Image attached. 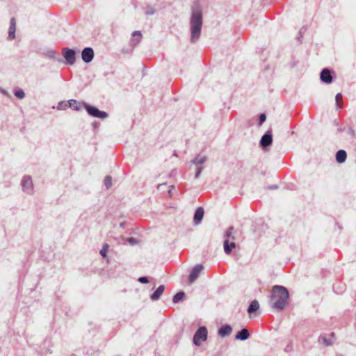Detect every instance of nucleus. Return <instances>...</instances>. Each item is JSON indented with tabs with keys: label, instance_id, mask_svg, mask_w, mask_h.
Wrapping results in <instances>:
<instances>
[{
	"label": "nucleus",
	"instance_id": "1",
	"mask_svg": "<svg viewBox=\"0 0 356 356\" xmlns=\"http://www.w3.org/2000/svg\"><path fill=\"white\" fill-rule=\"evenodd\" d=\"M202 26V13L197 8L193 9L191 17V40L194 42L197 41L201 34Z\"/></svg>",
	"mask_w": 356,
	"mask_h": 356
},
{
	"label": "nucleus",
	"instance_id": "2",
	"mask_svg": "<svg viewBox=\"0 0 356 356\" xmlns=\"http://www.w3.org/2000/svg\"><path fill=\"white\" fill-rule=\"evenodd\" d=\"M273 307L277 309H283L289 299V293L282 286H275L272 291Z\"/></svg>",
	"mask_w": 356,
	"mask_h": 356
},
{
	"label": "nucleus",
	"instance_id": "3",
	"mask_svg": "<svg viewBox=\"0 0 356 356\" xmlns=\"http://www.w3.org/2000/svg\"><path fill=\"white\" fill-rule=\"evenodd\" d=\"M207 339V330L205 327H200L194 334L193 342L195 345L200 346L202 341Z\"/></svg>",
	"mask_w": 356,
	"mask_h": 356
},
{
	"label": "nucleus",
	"instance_id": "4",
	"mask_svg": "<svg viewBox=\"0 0 356 356\" xmlns=\"http://www.w3.org/2000/svg\"><path fill=\"white\" fill-rule=\"evenodd\" d=\"M85 107L88 111V113L95 118H98L100 119H104L107 118L108 114L104 111H101L98 108L94 106H90L89 105L86 104Z\"/></svg>",
	"mask_w": 356,
	"mask_h": 356
},
{
	"label": "nucleus",
	"instance_id": "5",
	"mask_svg": "<svg viewBox=\"0 0 356 356\" xmlns=\"http://www.w3.org/2000/svg\"><path fill=\"white\" fill-rule=\"evenodd\" d=\"M207 159V158L206 156H200V155H199L195 159L191 161L192 163L195 164V165H197L196 167V173H195V178L199 177V176L200 175V174L202 172V168L199 166V165L204 163L206 162Z\"/></svg>",
	"mask_w": 356,
	"mask_h": 356
},
{
	"label": "nucleus",
	"instance_id": "6",
	"mask_svg": "<svg viewBox=\"0 0 356 356\" xmlns=\"http://www.w3.org/2000/svg\"><path fill=\"white\" fill-rule=\"evenodd\" d=\"M63 57L66 60V63L70 65L75 63L76 53L73 49L64 48L63 49Z\"/></svg>",
	"mask_w": 356,
	"mask_h": 356
},
{
	"label": "nucleus",
	"instance_id": "7",
	"mask_svg": "<svg viewBox=\"0 0 356 356\" xmlns=\"http://www.w3.org/2000/svg\"><path fill=\"white\" fill-rule=\"evenodd\" d=\"M204 266L201 264L196 265L191 270L188 280L190 283H193L200 275V273L203 270Z\"/></svg>",
	"mask_w": 356,
	"mask_h": 356
},
{
	"label": "nucleus",
	"instance_id": "8",
	"mask_svg": "<svg viewBox=\"0 0 356 356\" xmlns=\"http://www.w3.org/2000/svg\"><path fill=\"white\" fill-rule=\"evenodd\" d=\"M93 57L94 51L92 48L86 47L83 49L81 52V58L85 63H90L93 59Z\"/></svg>",
	"mask_w": 356,
	"mask_h": 356
},
{
	"label": "nucleus",
	"instance_id": "9",
	"mask_svg": "<svg viewBox=\"0 0 356 356\" xmlns=\"http://www.w3.org/2000/svg\"><path fill=\"white\" fill-rule=\"evenodd\" d=\"M321 80L326 83H330L332 81L330 71L328 69H323L321 73Z\"/></svg>",
	"mask_w": 356,
	"mask_h": 356
},
{
	"label": "nucleus",
	"instance_id": "10",
	"mask_svg": "<svg viewBox=\"0 0 356 356\" xmlns=\"http://www.w3.org/2000/svg\"><path fill=\"white\" fill-rule=\"evenodd\" d=\"M272 135L270 131H268L261 137L260 143L262 147H266L272 143Z\"/></svg>",
	"mask_w": 356,
	"mask_h": 356
},
{
	"label": "nucleus",
	"instance_id": "11",
	"mask_svg": "<svg viewBox=\"0 0 356 356\" xmlns=\"http://www.w3.org/2000/svg\"><path fill=\"white\" fill-rule=\"evenodd\" d=\"M204 209L202 207H199L196 209L193 218V221L195 225H199L201 222L204 216Z\"/></svg>",
	"mask_w": 356,
	"mask_h": 356
},
{
	"label": "nucleus",
	"instance_id": "12",
	"mask_svg": "<svg viewBox=\"0 0 356 356\" xmlns=\"http://www.w3.org/2000/svg\"><path fill=\"white\" fill-rule=\"evenodd\" d=\"M22 186L24 191L29 192L32 190V180L29 177H25L22 181Z\"/></svg>",
	"mask_w": 356,
	"mask_h": 356
},
{
	"label": "nucleus",
	"instance_id": "13",
	"mask_svg": "<svg viewBox=\"0 0 356 356\" xmlns=\"http://www.w3.org/2000/svg\"><path fill=\"white\" fill-rule=\"evenodd\" d=\"M224 251L227 254H229L232 250L236 248V244L234 241H229L228 239H225L223 244Z\"/></svg>",
	"mask_w": 356,
	"mask_h": 356
},
{
	"label": "nucleus",
	"instance_id": "14",
	"mask_svg": "<svg viewBox=\"0 0 356 356\" xmlns=\"http://www.w3.org/2000/svg\"><path fill=\"white\" fill-rule=\"evenodd\" d=\"M232 330V328L230 325H225L222 326L218 330V334L222 337H225L229 336L231 334Z\"/></svg>",
	"mask_w": 356,
	"mask_h": 356
},
{
	"label": "nucleus",
	"instance_id": "15",
	"mask_svg": "<svg viewBox=\"0 0 356 356\" xmlns=\"http://www.w3.org/2000/svg\"><path fill=\"white\" fill-rule=\"evenodd\" d=\"M15 31H16V21L14 17H13L10 20V25L8 31V38L10 40L14 39L15 37Z\"/></svg>",
	"mask_w": 356,
	"mask_h": 356
},
{
	"label": "nucleus",
	"instance_id": "16",
	"mask_svg": "<svg viewBox=\"0 0 356 356\" xmlns=\"http://www.w3.org/2000/svg\"><path fill=\"white\" fill-rule=\"evenodd\" d=\"M165 289L164 285L159 286L157 289L154 291L153 294L151 296V300H157L160 298L161 295L163 294Z\"/></svg>",
	"mask_w": 356,
	"mask_h": 356
},
{
	"label": "nucleus",
	"instance_id": "17",
	"mask_svg": "<svg viewBox=\"0 0 356 356\" xmlns=\"http://www.w3.org/2000/svg\"><path fill=\"white\" fill-rule=\"evenodd\" d=\"M346 152L344 150H339L336 154V160L339 163H343L346 159Z\"/></svg>",
	"mask_w": 356,
	"mask_h": 356
},
{
	"label": "nucleus",
	"instance_id": "18",
	"mask_svg": "<svg viewBox=\"0 0 356 356\" xmlns=\"http://www.w3.org/2000/svg\"><path fill=\"white\" fill-rule=\"evenodd\" d=\"M249 332L247 329L244 328L241 331L238 332L236 335V339L241 341L246 340L249 337Z\"/></svg>",
	"mask_w": 356,
	"mask_h": 356
},
{
	"label": "nucleus",
	"instance_id": "19",
	"mask_svg": "<svg viewBox=\"0 0 356 356\" xmlns=\"http://www.w3.org/2000/svg\"><path fill=\"white\" fill-rule=\"evenodd\" d=\"M132 36H133V39L131 40V44H132V45L136 46L140 41V40L142 38V34H141L140 31H136L133 32Z\"/></svg>",
	"mask_w": 356,
	"mask_h": 356
},
{
	"label": "nucleus",
	"instance_id": "20",
	"mask_svg": "<svg viewBox=\"0 0 356 356\" xmlns=\"http://www.w3.org/2000/svg\"><path fill=\"white\" fill-rule=\"evenodd\" d=\"M69 106L74 110H79L81 108V103L76 100L71 99L68 102Z\"/></svg>",
	"mask_w": 356,
	"mask_h": 356
},
{
	"label": "nucleus",
	"instance_id": "21",
	"mask_svg": "<svg viewBox=\"0 0 356 356\" xmlns=\"http://www.w3.org/2000/svg\"><path fill=\"white\" fill-rule=\"evenodd\" d=\"M259 307V304L257 300H252L248 307V312L249 313L257 311Z\"/></svg>",
	"mask_w": 356,
	"mask_h": 356
},
{
	"label": "nucleus",
	"instance_id": "22",
	"mask_svg": "<svg viewBox=\"0 0 356 356\" xmlns=\"http://www.w3.org/2000/svg\"><path fill=\"white\" fill-rule=\"evenodd\" d=\"M234 227H230L225 233V237L226 239H232V241L235 240V236L233 235Z\"/></svg>",
	"mask_w": 356,
	"mask_h": 356
},
{
	"label": "nucleus",
	"instance_id": "23",
	"mask_svg": "<svg viewBox=\"0 0 356 356\" xmlns=\"http://www.w3.org/2000/svg\"><path fill=\"white\" fill-rule=\"evenodd\" d=\"M185 296V293L184 292H179L173 297V302L175 303L178 302L180 300H182Z\"/></svg>",
	"mask_w": 356,
	"mask_h": 356
},
{
	"label": "nucleus",
	"instance_id": "24",
	"mask_svg": "<svg viewBox=\"0 0 356 356\" xmlns=\"http://www.w3.org/2000/svg\"><path fill=\"white\" fill-rule=\"evenodd\" d=\"M335 102H336V108L337 110L341 109V106L339 104L342 102V95L341 93H337L335 96Z\"/></svg>",
	"mask_w": 356,
	"mask_h": 356
},
{
	"label": "nucleus",
	"instance_id": "25",
	"mask_svg": "<svg viewBox=\"0 0 356 356\" xmlns=\"http://www.w3.org/2000/svg\"><path fill=\"white\" fill-rule=\"evenodd\" d=\"M108 248H109V245L108 243H105L102 250H100V254L104 257V258H106V253L108 252Z\"/></svg>",
	"mask_w": 356,
	"mask_h": 356
},
{
	"label": "nucleus",
	"instance_id": "26",
	"mask_svg": "<svg viewBox=\"0 0 356 356\" xmlns=\"http://www.w3.org/2000/svg\"><path fill=\"white\" fill-rule=\"evenodd\" d=\"M104 184L107 188H109L112 185V179L111 176H106L104 179Z\"/></svg>",
	"mask_w": 356,
	"mask_h": 356
},
{
	"label": "nucleus",
	"instance_id": "27",
	"mask_svg": "<svg viewBox=\"0 0 356 356\" xmlns=\"http://www.w3.org/2000/svg\"><path fill=\"white\" fill-rule=\"evenodd\" d=\"M15 95L19 99H23L25 97V92L22 90H18L15 92Z\"/></svg>",
	"mask_w": 356,
	"mask_h": 356
},
{
	"label": "nucleus",
	"instance_id": "28",
	"mask_svg": "<svg viewBox=\"0 0 356 356\" xmlns=\"http://www.w3.org/2000/svg\"><path fill=\"white\" fill-rule=\"evenodd\" d=\"M138 282H140V283H143V284H146V283H148L149 281L147 277H140L138 278Z\"/></svg>",
	"mask_w": 356,
	"mask_h": 356
},
{
	"label": "nucleus",
	"instance_id": "29",
	"mask_svg": "<svg viewBox=\"0 0 356 356\" xmlns=\"http://www.w3.org/2000/svg\"><path fill=\"white\" fill-rule=\"evenodd\" d=\"M266 116L265 114H261L259 116V124L261 125L265 120H266Z\"/></svg>",
	"mask_w": 356,
	"mask_h": 356
},
{
	"label": "nucleus",
	"instance_id": "30",
	"mask_svg": "<svg viewBox=\"0 0 356 356\" xmlns=\"http://www.w3.org/2000/svg\"><path fill=\"white\" fill-rule=\"evenodd\" d=\"M127 241H128L130 244H131V245H134V244H136V243H137L136 239V238H129L127 239Z\"/></svg>",
	"mask_w": 356,
	"mask_h": 356
},
{
	"label": "nucleus",
	"instance_id": "31",
	"mask_svg": "<svg viewBox=\"0 0 356 356\" xmlns=\"http://www.w3.org/2000/svg\"><path fill=\"white\" fill-rule=\"evenodd\" d=\"M153 13H154V10L152 8H149V10L147 11V14L152 15Z\"/></svg>",
	"mask_w": 356,
	"mask_h": 356
},
{
	"label": "nucleus",
	"instance_id": "32",
	"mask_svg": "<svg viewBox=\"0 0 356 356\" xmlns=\"http://www.w3.org/2000/svg\"><path fill=\"white\" fill-rule=\"evenodd\" d=\"M165 186V184H159V185L158 186V189H160L161 187H163V186Z\"/></svg>",
	"mask_w": 356,
	"mask_h": 356
},
{
	"label": "nucleus",
	"instance_id": "33",
	"mask_svg": "<svg viewBox=\"0 0 356 356\" xmlns=\"http://www.w3.org/2000/svg\"><path fill=\"white\" fill-rule=\"evenodd\" d=\"M172 192V190H169L168 193L170 194V193Z\"/></svg>",
	"mask_w": 356,
	"mask_h": 356
}]
</instances>
